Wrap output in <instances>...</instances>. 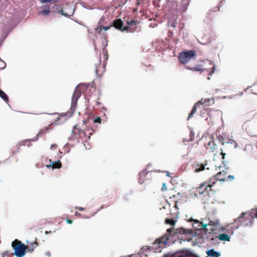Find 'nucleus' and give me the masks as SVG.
Segmentation results:
<instances>
[{
  "label": "nucleus",
  "instance_id": "44",
  "mask_svg": "<svg viewBox=\"0 0 257 257\" xmlns=\"http://www.w3.org/2000/svg\"><path fill=\"white\" fill-rule=\"evenodd\" d=\"M254 215H255V217L256 218H257V209H256V210H255V213Z\"/></svg>",
  "mask_w": 257,
  "mask_h": 257
},
{
  "label": "nucleus",
  "instance_id": "16",
  "mask_svg": "<svg viewBox=\"0 0 257 257\" xmlns=\"http://www.w3.org/2000/svg\"><path fill=\"white\" fill-rule=\"evenodd\" d=\"M26 246H28V248H27V252H32L34 249L37 247L38 243L35 241L31 243L30 245H26Z\"/></svg>",
  "mask_w": 257,
  "mask_h": 257
},
{
  "label": "nucleus",
  "instance_id": "49",
  "mask_svg": "<svg viewBox=\"0 0 257 257\" xmlns=\"http://www.w3.org/2000/svg\"><path fill=\"white\" fill-rule=\"evenodd\" d=\"M20 146H19V147H18V150L20 149Z\"/></svg>",
  "mask_w": 257,
  "mask_h": 257
},
{
  "label": "nucleus",
  "instance_id": "9",
  "mask_svg": "<svg viewBox=\"0 0 257 257\" xmlns=\"http://www.w3.org/2000/svg\"><path fill=\"white\" fill-rule=\"evenodd\" d=\"M123 23L122 20L120 19H118L114 21L111 26L121 31H128L130 29L129 26L123 27Z\"/></svg>",
  "mask_w": 257,
  "mask_h": 257
},
{
  "label": "nucleus",
  "instance_id": "33",
  "mask_svg": "<svg viewBox=\"0 0 257 257\" xmlns=\"http://www.w3.org/2000/svg\"><path fill=\"white\" fill-rule=\"evenodd\" d=\"M54 7H56V10L57 11H59V12L61 13L62 15H66V14L63 13V10L62 9V8L60 6L54 5Z\"/></svg>",
  "mask_w": 257,
  "mask_h": 257
},
{
  "label": "nucleus",
  "instance_id": "21",
  "mask_svg": "<svg viewBox=\"0 0 257 257\" xmlns=\"http://www.w3.org/2000/svg\"><path fill=\"white\" fill-rule=\"evenodd\" d=\"M137 23V21L132 20L131 21H127L126 24H127V26H129L130 29L128 32H133L134 30H132L131 28V27L135 26Z\"/></svg>",
  "mask_w": 257,
  "mask_h": 257
},
{
  "label": "nucleus",
  "instance_id": "42",
  "mask_svg": "<svg viewBox=\"0 0 257 257\" xmlns=\"http://www.w3.org/2000/svg\"><path fill=\"white\" fill-rule=\"evenodd\" d=\"M57 147V146L56 145H52L51 146V148H56Z\"/></svg>",
  "mask_w": 257,
  "mask_h": 257
},
{
  "label": "nucleus",
  "instance_id": "38",
  "mask_svg": "<svg viewBox=\"0 0 257 257\" xmlns=\"http://www.w3.org/2000/svg\"><path fill=\"white\" fill-rule=\"evenodd\" d=\"M214 70H215V67L214 66H213L212 68V70L211 71H210L209 73H208V75L210 76V75H211L212 74V73L214 72Z\"/></svg>",
  "mask_w": 257,
  "mask_h": 257
},
{
  "label": "nucleus",
  "instance_id": "22",
  "mask_svg": "<svg viewBox=\"0 0 257 257\" xmlns=\"http://www.w3.org/2000/svg\"><path fill=\"white\" fill-rule=\"evenodd\" d=\"M0 97L6 102L8 103L9 101V97L8 95L0 89Z\"/></svg>",
  "mask_w": 257,
  "mask_h": 257
},
{
  "label": "nucleus",
  "instance_id": "3",
  "mask_svg": "<svg viewBox=\"0 0 257 257\" xmlns=\"http://www.w3.org/2000/svg\"><path fill=\"white\" fill-rule=\"evenodd\" d=\"M12 246L15 250V255L17 257H22L27 251L28 246L23 243L21 241L16 239L12 243Z\"/></svg>",
  "mask_w": 257,
  "mask_h": 257
},
{
  "label": "nucleus",
  "instance_id": "5",
  "mask_svg": "<svg viewBox=\"0 0 257 257\" xmlns=\"http://www.w3.org/2000/svg\"><path fill=\"white\" fill-rule=\"evenodd\" d=\"M206 149L209 152L213 153L214 155H215L217 153H219V151H220V155L221 156L222 159L224 160L225 153H223V151H224V148H220L219 150L217 145L214 143L213 140H210V141L207 143L206 146Z\"/></svg>",
  "mask_w": 257,
  "mask_h": 257
},
{
  "label": "nucleus",
  "instance_id": "47",
  "mask_svg": "<svg viewBox=\"0 0 257 257\" xmlns=\"http://www.w3.org/2000/svg\"><path fill=\"white\" fill-rule=\"evenodd\" d=\"M49 232L47 231H46L45 233L48 234Z\"/></svg>",
  "mask_w": 257,
  "mask_h": 257
},
{
  "label": "nucleus",
  "instance_id": "43",
  "mask_svg": "<svg viewBox=\"0 0 257 257\" xmlns=\"http://www.w3.org/2000/svg\"><path fill=\"white\" fill-rule=\"evenodd\" d=\"M95 73H96V75H99V74H98V70H97V69H96V70H95Z\"/></svg>",
  "mask_w": 257,
  "mask_h": 257
},
{
  "label": "nucleus",
  "instance_id": "36",
  "mask_svg": "<svg viewBox=\"0 0 257 257\" xmlns=\"http://www.w3.org/2000/svg\"><path fill=\"white\" fill-rule=\"evenodd\" d=\"M234 178V176L232 175H227L226 181H231L233 180Z\"/></svg>",
  "mask_w": 257,
  "mask_h": 257
},
{
  "label": "nucleus",
  "instance_id": "27",
  "mask_svg": "<svg viewBox=\"0 0 257 257\" xmlns=\"http://www.w3.org/2000/svg\"><path fill=\"white\" fill-rule=\"evenodd\" d=\"M48 131V128L47 127L43 128L38 134V136H40L41 137H42L43 136L45 135L46 134V133Z\"/></svg>",
  "mask_w": 257,
  "mask_h": 257
},
{
  "label": "nucleus",
  "instance_id": "30",
  "mask_svg": "<svg viewBox=\"0 0 257 257\" xmlns=\"http://www.w3.org/2000/svg\"><path fill=\"white\" fill-rule=\"evenodd\" d=\"M176 196L175 195H173L172 196L170 197V201H173L175 202L174 207L178 209L177 202L178 201L176 200Z\"/></svg>",
  "mask_w": 257,
  "mask_h": 257
},
{
  "label": "nucleus",
  "instance_id": "48",
  "mask_svg": "<svg viewBox=\"0 0 257 257\" xmlns=\"http://www.w3.org/2000/svg\"><path fill=\"white\" fill-rule=\"evenodd\" d=\"M207 79L209 80L210 78L209 77H208Z\"/></svg>",
  "mask_w": 257,
  "mask_h": 257
},
{
  "label": "nucleus",
  "instance_id": "46",
  "mask_svg": "<svg viewBox=\"0 0 257 257\" xmlns=\"http://www.w3.org/2000/svg\"><path fill=\"white\" fill-rule=\"evenodd\" d=\"M6 63H5V66H4V67H3L2 69H3L4 68H5V67H6Z\"/></svg>",
  "mask_w": 257,
  "mask_h": 257
},
{
  "label": "nucleus",
  "instance_id": "14",
  "mask_svg": "<svg viewBox=\"0 0 257 257\" xmlns=\"http://www.w3.org/2000/svg\"><path fill=\"white\" fill-rule=\"evenodd\" d=\"M50 161L51 162V164L46 165L47 168L52 167L53 169H59L62 166L61 163L60 161L51 162V161L50 160Z\"/></svg>",
  "mask_w": 257,
  "mask_h": 257
},
{
  "label": "nucleus",
  "instance_id": "11",
  "mask_svg": "<svg viewBox=\"0 0 257 257\" xmlns=\"http://www.w3.org/2000/svg\"><path fill=\"white\" fill-rule=\"evenodd\" d=\"M255 118H257V112L254 111L248 112L244 115L246 121H250Z\"/></svg>",
  "mask_w": 257,
  "mask_h": 257
},
{
  "label": "nucleus",
  "instance_id": "28",
  "mask_svg": "<svg viewBox=\"0 0 257 257\" xmlns=\"http://www.w3.org/2000/svg\"><path fill=\"white\" fill-rule=\"evenodd\" d=\"M202 224V229L204 230L205 231L208 232L209 231H210V227L209 226V223L208 224Z\"/></svg>",
  "mask_w": 257,
  "mask_h": 257
},
{
  "label": "nucleus",
  "instance_id": "15",
  "mask_svg": "<svg viewBox=\"0 0 257 257\" xmlns=\"http://www.w3.org/2000/svg\"><path fill=\"white\" fill-rule=\"evenodd\" d=\"M208 256L210 257H220V253L219 252L215 251L213 249H211L206 251Z\"/></svg>",
  "mask_w": 257,
  "mask_h": 257
},
{
  "label": "nucleus",
  "instance_id": "39",
  "mask_svg": "<svg viewBox=\"0 0 257 257\" xmlns=\"http://www.w3.org/2000/svg\"><path fill=\"white\" fill-rule=\"evenodd\" d=\"M66 222L68 224H72L73 223V220L69 219H66Z\"/></svg>",
  "mask_w": 257,
  "mask_h": 257
},
{
  "label": "nucleus",
  "instance_id": "23",
  "mask_svg": "<svg viewBox=\"0 0 257 257\" xmlns=\"http://www.w3.org/2000/svg\"><path fill=\"white\" fill-rule=\"evenodd\" d=\"M246 214V213L245 212H242L241 215H240V216L236 218V219L235 220V222H237V223H242V222H244V215Z\"/></svg>",
  "mask_w": 257,
  "mask_h": 257
},
{
  "label": "nucleus",
  "instance_id": "13",
  "mask_svg": "<svg viewBox=\"0 0 257 257\" xmlns=\"http://www.w3.org/2000/svg\"><path fill=\"white\" fill-rule=\"evenodd\" d=\"M237 143L234 140H230L229 142H226L225 146L224 147V151L227 149H236L237 147Z\"/></svg>",
  "mask_w": 257,
  "mask_h": 257
},
{
  "label": "nucleus",
  "instance_id": "20",
  "mask_svg": "<svg viewBox=\"0 0 257 257\" xmlns=\"http://www.w3.org/2000/svg\"><path fill=\"white\" fill-rule=\"evenodd\" d=\"M217 237L219 238V240L222 241H229L230 240V237L225 233H222L219 234Z\"/></svg>",
  "mask_w": 257,
  "mask_h": 257
},
{
  "label": "nucleus",
  "instance_id": "18",
  "mask_svg": "<svg viewBox=\"0 0 257 257\" xmlns=\"http://www.w3.org/2000/svg\"><path fill=\"white\" fill-rule=\"evenodd\" d=\"M206 184L204 182L200 185L199 187H197L196 189V193L199 195L203 194L205 193V187Z\"/></svg>",
  "mask_w": 257,
  "mask_h": 257
},
{
  "label": "nucleus",
  "instance_id": "17",
  "mask_svg": "<svg viewBox=\"0 0 257 257\" xmlns=\"http://www.w3.org/2000/svg\"><path fill=\"white\" fill-rule=\"evenodd\" d=\"M186 68L189 70H191L192 71H196L203 72L206 70L207 71V69H203L202 66L200 64L197 65L196 66H195L194 67H187Z\"/></svg>",
  "mask_w": 257,
  "mask_h": 257
},
{
  "label": "nucleus",
  "instance_id": "19",
  "mask_svg": "<svg viewBox=\"0 0 257 257\" xmlns=\"http://www.w3.org/2000/svg\"><path fill=\"white\" fill-rule=\"evenodd\" d=\"M148 172L146 170H144L139 173V181L140 184H143L144 182L145 178Z\"/></svg>",
  "mask_w": 257,
  "mask_h": 257
},
{
  "label": "nucleus",
  "instance_id": "6",
  "mask_svg": "<svg viewBox=\"0 0 257 257\" xmlns=\"http://www.w3.org/2000/svg\"><path fill=\"white\" fill-rule=\"evenodd\" d=\"M195 56V51L190 50L180 53L178 56V58L181 63L185 64L187 63L192 59V58Z\"/></svg>",
  "mask_w": 257,
  "mask_h": 257
},
{
  "label": "nucleus",
  "instance_id": "24",
  "mask_svg": "<svg viewBox=\"0 0 257 257\" xmlns=\"http://www.w3.org/2000/svg\"><path fill=\"white\" fill-rule=\"evenodd\" d=\"M111 26H112L111 25H110V26H106V27L100 26V27H99V28H97V29H96L95 31H97L98 33H100L102 30L107 31V30H109Z\"/></svg>",
  "mask_w": 257,
  "mask_h": 257
},
{
  "label": "nucleus",
  "instance_id": "41",
  "mask_svg": "<svg viewBox=\"0 0 257 257\" xmlns=\"http://www.w3.org/2000/svg\"><path fill=\"white\" fill-rule=\"evenodd\" d=\"M76 208L80 211H83L84 210V208L81 207H77Z\"/></svg>",
  "mask_w": 257,
  "mask_h": 257
},
{
  "label": "nucleus",
  "instance_id": "37",
  "mask_svg": "<svg viewBox=\"0 0 257 257\" xmlns=\"http://www.w3.org/2000/svg\"><path fill=\"white\" fill-rule=\"evenodd\" d=\"M167 188L166 184L163 183V184L162 185V187L161 188L162 191H164L167 190Z\"/></svg>",
  "mask_w": 257,
  "mask_h": 257
},
{
  "label": "nucleus",
  "instance_id": "35",
  "mask_svg": "<svg viewBox=\"0 0 257 257\" xmlns=\"http://www.w3.org/2000/svg\"><path fill=\"white\" fill-rule=\"evenodd\" d=\"M40 136H38V134H37L34 138L32 139L28 140V141L35 142L38 140L39 138L40 137ZM26 141H28V140H26Z\"/></svg>",
  "mask_w": 257,
  "mask_h": 257
},
{
  "label": "nucleus",
  "instance_id": "12",
  "mask_svg": "<svg viewBox=\"0 0 257 257\" xmlns=\"http://www.w3.org/2000/svg\"><path fill=\"white\" fill-rule=\"evenodd\" d=\"M226 172L225 171H222V172H219L216 174L215 176V178H216V180L223 182L226 181Z\"/></svg>",
  "mask_w": 257,
  "mask_h": 257
},
{
  "label": "nucleus",
  "instance_id": "26",
  "mask_svg": "<svg viewBox=\"0 0 257 257\" xmlns=\"http://www.w3.org/2000/svg\"><path fill=\"white\" fill-rule=\"evenodd\" d=\"M217 139L218 140L219 142L223 145L224 146V147L225 146L226 143L224 142V137H223L221 135H219L217 137Z\"/></svg>",
  "mask_w": 257,
  "mask_h": 257
},
{
  "label": "nucleus",
  "instance_id": "10",
  "mask_svg": "<svg viewBox=\"0 0 257 257\" xmlns=\"http://www.w3.org/2000/svg\"><path fill=\"white\" fill-rule=\"evenodd\" d=\"M81 94V92L80 90L78 88H76L75 90L73 96L72 97V101H71V109H73L75 108V107L76 106L77 100L79 97L80 96Z\"/></svg>",
  "mask_w": 257,
  "mask_h": 257
},
{
  "label": "nucleus",
  "instance_id": "25",
  "mask_svg": "<svg viewBox=\"0 0 257 257\" xmlns=\"http://www.w3.org/2000/svg\"><path fill=\"white\" fill-rule=\"evenodd\" d=\"M50 10L49 7H45L44 9L40 12L41 14L45 16L48 15L50 13Z\"/></svg>",
  "mask_w": 257,
  "mask_h": 257
},
{
  "label": "nucleus",
  "instance_id": "34",
  "mask_svg": "<svg viewBox=\"0 0 257 257\" xmlns=\"http://www.w3.org/2000/svg\"><path fill=\"white\" fill-rule=\"evenodd\" d=\"M93 121H94L95 123H101V119L100 118V117L97 116V117H96V118H95L94 119Z\"/></svg>",
  "mask_w": 257,
  "mask_h": 257
},
{
  "label": "nucleus",
  "instance_id": "32",
  "mask_svg": "<svg viewBox=\"0 0 257 257\" xmlns=\"http://www.w3.org/2000/svg\"><path fill=\"white\" fill-rule=\"evenodd\" d=\"M204 183L206 184L205 187V193L208 194L209 192L211 190V187H210V185H207V182H204Z\"/></svg>",
  "mask_w": 257,
  "mask_h": 257
},
{
  "label": "nucleus",
  "instance_id": "8",
  "mask_svg": "<svg viewBox=\"0 0 257 257\" xmlns=\"http://www.w3.org/2000/svg\"><path fill=\"white\" fill-rule=\"evenodd\" d=\"M207 161L205 160L203 162H197L194 165L193 167L195 169L194 172L195 173H199L204 171V170H209V168L207 167Z\"/></svg>",
  "mask_w": 257,
  "mask_h": 257
},
{
  "label": "nucleus",
  "instance_id": "2",
  "mask_svg": "<svg viewBox=\"0 0 257 257\" xmlns=\"http://www.w3.org/2000/svg\"><path fill=\"white\" fill-rule=\"evenodd\" d=\"M93 132L94 131L91 128L81 129L78 124L75 125L72 131V134H74L75 138H80L85 141L90 139V136L92 135Z\"/></svg>",
  "mask_w": 257,
  "mask_h": 257
},
{
  "label": "nucleus",
  "instance_id": "40",
  "mask_svg": "<svg viewBox=\"0 0 257 257\" xmlns=\"http://www.w3.org/2000/svg\"><path fill=\"white\" fill-rule=\"evenodd\" d=\"M52 0H41L42 3H46L51 2Z\"/></svg>",
  "mask_w": 257,
  "mask_h": 257
},
{
  "label": "nucleus",
  "instance_id": "29",
  "mask_svg": "<svg viewBox=\"0 0 257 257\" xmlns=\"http://www.w3.org/2000/svg\"><path fill=\"white\" fill-rule=\"evenodd\" d=\"M176 221H175L173 218H166L165 220V223L166 224H170L171 225H174Z\"/></svg>",
  "mask_w": 257,
  "mask_h": 257
},
{
  "label": "nucleus",
  "instance_id": "45",
  "mask_svg": "<svg viewBox=\"0 0 257 257\" xmlns=\"http://www.w3.org/2000/svg\"><path fill=\"white\" fill-rule=\"evenodd\" d=\"M15 153L14 151H13V152H12V154H13V155H14L15 154Z\"/></svg>",
  "mask_w": 257,
  "mask_h": 257
},
{
  "label": "nucleus",
  "instance_id": "31",
  "mask_svg": "<svg viewBox=\"0 0 257 257\" xmlns=\"http://www.w3.org/2000/svg\"><path fill=\"white\" fill-rule=\"evenodd\" d=\"M216 180V178H211L208 181H206L207 182V185H210V187H212L213 185L215 183V181Z\"/></svg>",
  "mask_w": 257,
  "mask_h": 257
},
{
  "label": "nucleus",
  "instance_id": "1",
  "mask_svg": "<svg viewBox=\"0 0 257 257\" xmlns=\"http://www.w3.org/2000/svg\"><path fill=\"white\" fill-rule=\"evenodd\" d=\"M176 231L174 228H169L167 230V233L161 237L157 239L153 243L152 248L155 252H160L161 249L166 246L169 236L172 234H175Z\"/></svg>",
  "mask_w": 257,
  "mask_h": 257
},
{
  "label": "nucleus",
  "instance_id": "7",
  "mask_svg": "<svg viewBox=\"0 0 257 257\" xmlns=\"http://www.w3.org/2000/svg\"><path fill=\"white\" fill-rule=\"evenodd\" d=\"M209 226L210 227L209 233L216 234L222 232L225 230V228L221 225L218 221H209Z\"/></svg>",
  "mask_w": 257,
  "mask_h": 257
},
{
  "label": "nucleus",
  "instance_id": "4",
  "mask_svg": "<svg viewBox=\"0 0 257 257\" xmlns=\"http://www.w3.org/2000/svg\"><path fill=\"white\" fill-rule=\"evenodd\" d=\"M214 103V100L213 98H202L200 100L198 101L194 105L191 112L189 114L187 120H189L192 117L194 113L196 112V108L200 105H202L204 106H209Z\"/></svg>",
  "mask_w": 257,
  "mask_h": 257
}]
</instances>
